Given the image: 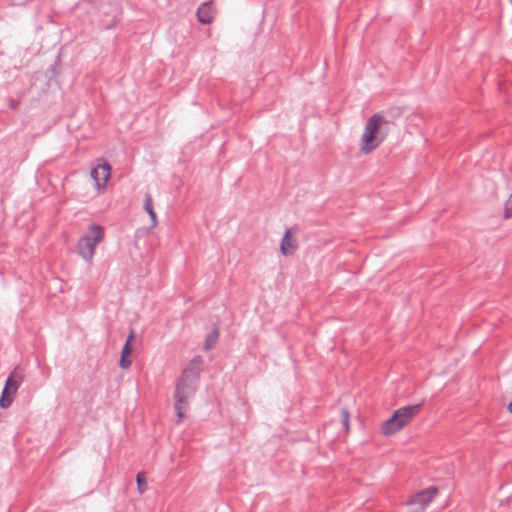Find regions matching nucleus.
Returning a JSON list of instances; mask_svg holds the SVG:
<instances>
[{
	"instance_id": "obj_13",
	"label": "nucleus",
	"mask_w": 512,
	"mask_h": 512,
	"mask_svg": "<svg viewBox=\"0 0 512 512\" xmlns=\"http://www.w3.org/2000/svg\"><path fill=\"white\" fill-rule=\"evenodd\" d=\"M138 491L140 494H143L147 489V483L144 478V473L139 472L136 477Z\"/></svg>"
},
{
	"instance_id": "obj_9",
	"label": "nucleus",
	"mask_w": 512,
	"mask_h": 512,
	"mask_svg": "<svg viewBox=\"0 0 512 512\" xmlns=\"http://www.w3.org/2000/svg\"><path fill=\"white\" fill-rule=\"evenodd\" d=\"M293 229H288L284 236L282 237L281 244H280V250L281 253L285 256L293 254V252L296 250L297 245L294 241L291 240V233Z\"/></svg>"
},
{
	"instance_id": "obj_3",
	"label": "nucleus",
	"mask_w": 512,
	"mask_h": 512,
	"mask_svg": "<svg viewBox=\"0 0 512 512\" xmlns=\"http://www.w3.org/2000/svg\"><path fill=\"white\" fill-rule=\"evenodd\" d=\"M104 239V230L99 225H91L87 232L80 237L77 243L79 255L91 263L95 254L96 246Z\"/></svg>"
},
{
	"instance_id": "obj_11",
	"label": "nucleus",
	"mask_w": 512,
	"mask_h": 512,
	"mask_svg": "<svg viewBox=\"0 0 512 512\" xmlns=\"http://www.w3.org/2000/svg\"><path fill=\"white\" fill-rule=\"evenodd\" d=\"M218 338H219V332L217 329H214L212 332H210L206 336L204 350L205 351L211 350L214 347V345L217 343Z\"/></svg>"
},
{
	"instance_id": "obj_16",
	"label": "nucleus",
	"mask_w": 512,
	"mask_h": 512,
	"mask_svg": "<svg viewBox=\"0 0 512 512\" xmlns=\"http://www.w3.org/2000/svg\"><path fill=\"white\" fill-rule=\"evenodd\" d=\"M342 423L346 430H348L349 427V413L346 409H343L342 411Z\"/></svg>"
},
{
	"instance_id": "obj_14",
	"label": "nucleus",
	"mask_w": 512,
	"mask_h": 512,
	"mask_svg": "<svg viewBox=\"0 0 512 512\" xmlns=\"http://www.w3.org/2000/svg\"><path fill=\"white\" fill-rule=\"evenodd\" d=\"M512 216V194L510 195L508 201L505 204L504 209V218L509 219Z\"/></svg>"
},
{
	"instance_id": "obj_2",
	"label": "nucleus",
	"mask_w": 512,
	"mask_h": 512,
	"mask_svg": "<svg viewBox=\"0 0 512 512\" xmlns=\"http://www.w3.org/2000/svg\"><path fill=\"white\" fill-rule=\"evenodd\" d=\"M387 120L380 114L371 116L365 124L361 137L360 149L364 154H368L377 148L384 140L385 133L383 127Z\"/></svg>"
},
{
	"instance_id": "obj_8",
	"label": "nucleus",
	"mask_w": 512,
	"mask_h": 512,
	"mask_svg": "<svg viewBox=\"0 0 512 512\" xmlns=\"http://www.w3.org/2000/svg\"><path fill=\"white\" fill-rule=\"evenodd\" d=\"M198 21L202 24H210L215 16V9L212 2L202 3L197 9Z\"/></svg>"
},
{
	"instance_id": "obj_20",
	"label": "nucleus",
	"mask_w": 512,
	"mask_h": 512,
	"mask_svg": "<svg viewBox=\"0 0 512 512\" xmlns=\"http://www.w3.org/2000/svg\"><path fill=\"white\" fill-rule=\"evenodd\" d=\"M508 409L512 413V402L509 404Z\"/></svg>"
},
{
	"instance_id": "obj_4",
	"label": "nucleus",
	"mask_w": 512,
	"mask_h": 512,
	"mask_svg": "<svg viewBox=\"0 0 512 512\" xmlns=\"http://www.w3.org/2000/svg\"><path fill=\"white\" fill-rule=\"evenodd\" d=\"M420 407V404H416L397 409L393 415L382 424V433L388 436L402 429L418 414Z\"/></svg>"
},
{
	"instance_id": "obj_15",
	"label": "nucleus",
	"mask_w": 512,
	"mask_h": 512,
	"mask_svg": "<svg viewBox=\"0 0 512 512\" xmlns=\"http://www.w3.org/2000/svg\"><path fill=\"white\" fill-rule=\"evenodd\" d=\"M119 365L123 369H128L131 366V360L129 359V357L121 356Z\"/></svg>"
},
{
	"instance_id": "obj_7",
	"label": "nucleus",
	"mask_w": 512,
	"mask_h": 512,
	"mask_svg": "<svg viewBox=\"0 0 512 512\" xmlns=\"http://www.w3.org/2000/svg\"><path fill=\"white\" fill-rule=\"evenodd\" d=\"M23 379L24 376L22 371L16 367L7 378L3 390L15 395L21 383L23 382Z\"/></svg>"
},
{
	"instance_id": "obj_17",
	"label": "nucleus",
	"mask_w": 512,
	"mask_h": 512,
	"mask_svg": "<svg viewBox=\"0 0 512 512\" xmlns=\"http://www.w3.org/2000/svg\"><path fill=\"white\" fill-rule=\"evenodd\" d=\"M132 353V348L131 346H128V345H125L123 346V349H122V352H121V356L123 357H129Z\"/></svg>"
},
{
	"instance_id": "obj_5",
	"label": "nucleus",
	"mask_w": 512,
	"mask_h": 512,
	"mask_svg": "<svg viewBox=\"0 0 512 512\" xmlns=\"http://www.w3.org/2000/svg\"><path fill=\"white\" fill-rule=\"evenodd\" d=\"M90 175L95 181L96 188L98 190L103 189L110 179L111 166L108 162L102 160L96 167L92 168Z\"/></svg>"
},
{
	"instance_id": "obj_18",
	"label": "nucleus",
	"mask_w": 512,
	"mask_h": 512,
	"mask_svg": "<svg viewBox=\"0 0 512 512\" xmlns=\"http://www.w3.org/2000/svg\"><path fill=\"white\" fill-rule=\"evenodd\" d=\"M135 339V332L134 330H131L128 337H127V340L125 342V345H128V346H131V343L132 341Z\"/></svg>"
},
{
	"instance_id": "obj_10",
	"label": "nucleus",
	"mask_w": 512,
	"mask_h": 512,
	"mask_svg": "<svg viewBox=\"0 0 512 512\" xmlns=\"http://www.w3.org/2000/svg\"><path fill=\"white\" fill-rule=\"evenodd\" d=\"M144 209L151 218L152 227H155L157 225V215L153 209L152 197L149 193L145 194Z\"/></svg>"
},
{
	"instance_id": "obj_12",
	"label": "nucleus",
	"mask_w": 512,
	"mask_h": 512,
	"mask_svg": "<svg viewBox=\"0 0 512 512\" xmlns=\"http://www.w3.org/2000/svg\"><path fill=\"white\" fill-rule=\"evenodd\" d=\"M14 394H11L5 390L2 391L0 398V407L8 408L13 402Z\"/></svg>"
},
{
	"instance_id": "obj_6",
	"label": "nucleus",
	"mask_w": 512,
	"mask_h": 512,
	"mask_svg": "<svg viewBox=\"0 0 512 512\" xmlns=\"http://www.w3.org/2000/svg\"><path fill=\"white\" fill-rule=\"evenodd\" d=\"M436 494L437 489L435 487H429L427 489H424L413 496V498L409 502V506L414 507L416 505H419L423 506V508H426Z\"/></svg>"
},
{
	"instance_id": "obj_19",
	"label": "nucleus",
	"mask_w": 512,
	"mask_h": 512,
	"mask_svg": "<svg viewBox=\"0 0 512 512\" xmlns=\"http://www.w3.org/2000/svg\"><path fill=\"white\" fill-rule=\"evenodd\" d=\"M425 508L423 506L416 505L414 507L410 506V509L408 512H424Z\"/></svg>"
},
{
	"instance_id": "obj_1",
	"label": "nucleus",
	"mask_w": 512,
	"mask_h": 512,
	"mask_svg": "<svg viewBox=\"0 0 512 512\" xmlns=\"http://www.w3.org/2000/svg\"><path fill=\"white\" fill-rule=\"evenodd\" d=\"M202 364L203 360L201 357L196 356L193 358L182 372V375L176 384L174 392V406L178 422L183 419L184 413L188 408V399L191 398L196 391Z\"/></svg>"
}]
</instances>
